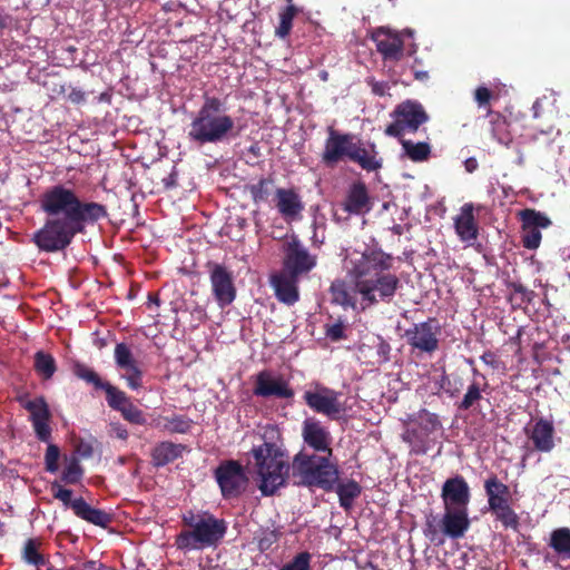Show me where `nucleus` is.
I'll return each instance as SVG.
<instances>
[{"label": "nucleus", "instance_id": "nucleus-27", "mask_svg": "<svg viewBox=\"0 0 570 570\" xmlns=\"http://www.w3.org/2000/svg\"><path fill=\"white\" fill-rule=\"evenodd\" d=\"M351 150L348 160L357 164L362 169L376 171L382 168L383 160L377 157L379 153L374 144L364 146L361 141L355 142L353 140Z\"/></svg>", "mask_w": 570, "mask_h": 570}, {"label": "nucleus", "instance_id": "nucleus-14", "mask_svg": "<svg viewBox=\"0 0 570 570\" xmlns=\"http://www.w3.org/2000/svg\"><path fill=\"white\" fill-rule=\"evenodd\" d=\"M328 137L325 140L322 153V163L328 167H335L340 161L350 159L353 135L342 134L333 127H328Z\"/></svg>", "mask_w": 570, "mask_h": 570}, {"label": "nucleus", "instance_id": "nucleus-17", "mask_svg": "<svg viewBox=\"0 0 570 570\" xmlns=\"http://www.w3.org/2000/svg\"><path fill=\"white\" fill-rule=\"evenodd\" d=\"M523 432L538 452L549 453L556 446V429L552 420L540 416L527 424Z\"/></svg>", "mask_w": 570, "mask_h": 570}, {"label": "nucleus", "instance_id": "nucleus-3", "mask_svg": "<svg viewBox=\"0 0 570 570\" xmlns=\"http://www.w3.org/2000/svg\"><path fill=\"white\" fill-rule=\"evenodd\" d=\"M226 111L223 99L205 92L203 104L188 126V140L198 147L228 140L234 134L235 120Z\"/></svg>", "mask_w": 570, "mask_h": 570}, {"label": "nucleus", "instance_id": "nucleus-59", "mask_svg": "<svg viewBox=\"0 0 570 570\" xmlns=\"http://www.w3.org/2000/svg\"><path fill=\"white\" fill-rule=\"evenodd\" d=\"M111 431L116 435V438L126 441L128 439V431L127 429L121 425L120 423H112L111 424Z\"/></svg>", "mask_w": 570, "mask_h": 570}, {"label": "nucleus", "instance_id": "nucleus-51", "mask_svg": "<svg viewBox=\"0 0 570 570\" xmlns=\"http://www.w3.org/2000/svg\"><path fill=\"white\" fill-rule=\"evenodd\" d=\"M495 98L493 92L485 86H479L474 91V99L480 108L484 107L489 110L491 100Z\"/></svg>", "mask_w": 570, "mask_h": 570}, {"label": "nucleus", "instance_id": "nucleus-39", "mask_svg": "<svg viewBox=\"0 0 570 570\" xmlns=\"http://www.w3.org/2000/svg\"><path fill=\"white\" fill-rule=\"evenodd\" d=\"M299 9L295 4L286 6L278 14L279 23L275 29V35L281 39H286L293 28V20Z\"/></svg>", "mask_w": 570, "mask_h": 570}, {"label": "nucleus", "instance_id": "nucleus-10", "mask_svg": "<svg viewBox=\"0 0 570 570\" xmlns=\"http://www.w3.org/2000/svg\"><path fill=\"white\" fill-rule=\"evenodd\" d=\"M206 268L209 275L212 294L220 308L229 306L236 298L234 274L225 265L208 262Z\"/></svg>", "mask_w": 570, "mask_h": 570}, {"label": "nucleus", "instance_id": "nucleus-53", "mask_svg": "<svg viewBox=\"0 0 570 570\" xmlns=\"http://www.w3.org/2000/svg\"><path fill=\"white\" fill-rule=\"evenodd\" d=\"M325 334L333 342H338L346 337L345 327L342 322H336L332 325H327L325 330Z\"/></svg>", "mask_w": 570, "mask_h": 570}, {"label": "nucleus", "instance_id": "nucleus-33", "mask_svg": "<svg viewBox=\"0 0 570 570\" xmlns=\"http://www.w3.org/2000/svg\"><path fill=\"white\" fill-rule=\"evenodd\" d=\"M246 190L255 205L267 203L273 193L275 194L274 179L272 177H261L257 183L247 185Z\"/></svg>", "mask_w": 570, "mask_h": 570}, {"label": "nucleus", "instance_id": "nucleus-13", "mask_svg": "<svg viewBox=\"0 0 570 570\" xmlns=\"http://www.w3.org/2000/svg\"><path fill=\"white\" fill-rule=\"evenodd\" d=\"M253 394L263 399H293L295 393L289 382L282 375L263 370L255 375Z\"/></svg>", "mask_w": 570, "mask_h": 570}, {"label": "nucleus", "instance_id": "nucleus-1", "mask_svg": "<svg viewBox=\"0 0 570 570\" xmlns=\"http://www.w3.org/2000/svg\"><path fill=\"white\" fill-rule=\"evenodd\" d=\"M40 208L47 219L33 234L32 240L46 253L66 249L76 235L85 233L87 225L108 216L105 205L83 202L73 189L61 184L51 186L41 195Z\"/></svg>", "mask_w": 570, "mask_h": 570}, {"label": "nucleus", "instance_id": "nucleus-36", "mask_svg": "<svg viewBox=\"0 0 570 570\" xmlns=\"http://www.w3.org/2000/svg\"><path fill=\"white\" fill-rule=\"evenodd\" d=\"M33 368L42 380L47 381L55 375L57 371V363L51 354L38 351L33 356Z\"/></svg>", "mask_w": 570, "mask_h": 570}, {"label": "nucleus", "instance_id": "nucleus-26", "mask_svg": "<svg viewBox=\"0 0 570 570\" xmlns=\"http://www.w3.org/2000/svg\"><path fill=\"white\" fill-rule=\"evenodd\" d=\"M275 202L278 213L284 218L294 219L304 210L301 196L294 188H276Z\"/></svg>", "mask_w": 570, "mask_h": 570}, {"label": "nucleus", "instance_id": "nucleus-62", "mask_svg": "<svg viewBox=\"0 0 570 570\" xmlns=\"http://www.w3.org/2000/svg\"><path fill=\"white\" fill-rule=\"evenodd\" d=\"M414 77L416 80H420V81H425L429 79V72L428 71H422V70H417L414 72Z\"/></svg>", "mask_w": 570, "mask_h": 570}, {"label": "nucleus", "instance_id": "nucleus-22", "mask_svg": "<svg viewBox=\"0 0 570 570\" xmlns=\"http://www.w3.org/2000/svg\"><path fill=\"white\" fill-rule=\"evenodd\" d=\"M341 207L347 215L357 216L370 213L372 202L366 184L362 180L353 181L346 190Z\"/></svg>", "mask_w": 570, "mask_h": 570}, {"label": "nucleus", "instance_id": "nucleus-64", "mask_svg": "<svg viewBox=\"0 0 570 570\" xmlns=\"http://www.w3.org/2000/svg\"><path fill=\"white\" fill-rule=\"evenodd\" d=\"M8 21H9V16H8V14H3V13L0 11V29H4V28H7V26H8Z\"/></svg>", "mask_w": 570, "mask_h": 570}, {"label": "nucleus", "instance_id": "nucleus-2", "mask_svg": "<svg viewBox=\"0 0 570 570\" xmlns=\"http://www.w3.org/2000/svg\"><path fill=\"white\" fill-rule=\"evenodd\" d=\"M394 257L381 248H366L346 257L345 267L357 279L361 309L393 302L402 284L392 273Z\"/></svg>", "mask_w": 570, "mask_h": 570}, {"label": "nucleus", "instance_id": "nucleus-16", "mask_svg": "<svg viewBox=\"0 0 570 570\" xmlns=\"http://www.w3.org/2000/svg\"><path fill=\"white\" fill-rule=\"evenodd\" d=\"M436 321L429 318L405 331L407 343L420 352L432 354L439 348Z\"/></svg>", "mask_w": 570, "mask_h": 570}, {"label": "nucleus", "instance_id": "nucleus-31", "mask_svg": "<svg viewBox=\"0 0 570 570\" xmlns=\"http://www.w3.org/2000/svg\"><path fill=\"white\" fill-rule=\"evenodd\" d=\"M403 156L409 158L413 163H423L426 161L431 157L432 147L426 141H413L410 139H405L404 136L399 139Z\"/></svg>", "mask_w": 570, "mask_h": 570}, {"label": "nucleus", "instance_id": "nucleus-32", "mask_svg": "<svg viewBox=\"0 0 570 570\" xmlns=\"http://www.w3.org/2000/svg\"><path fill=\"white\" fill-rule=\"evenodd\" d=\"M487 114L490 117L492 137L497 139L498 142L509 146L512 142V136L509 131V122L505 117L491 109H489Z\"/></svg>", "mask_w": 570, "mask_h": 570}, {"label": "nucleus", "instance_id": "nucleus-15", "mask_svg": "<svg viewBox=\"0 0 570 570\" xmlns=\"http://www.w3.org/2000/svg\"><path fill=\"white\" fill-rule=\"evenodd\" d=\"M302 439L311 452L333 453L331 432L315 417H307L303 421Z\"/></svg>", "mask_w": 570, "mask_h": 570}, {"label": "nucleus", "instance_id": "nucleus-25", "mask_svg": "<svg viewBox=\"0 0 570 570\" xmlns=\"http://www.w3.org/2000/svg\"><path fill=\"white\" fill-rule=\"evenodd\" d=\"M441 523L443 537L453 540L463 538L471 525L469 509H444Z\"/></svg>", "mask_w": 570, "mask_h": 570}, {"label": "nucleus", "instance_id": "nucleus-41", "mask_svg": "<svg viewBox=\"0 0 570 570\" xmlns=\"http://www.w3.org/2000/svg\"><path fill=\"white\" fill-rule=\"evenodd\" d=\"M423 534L428 540H430V542L443 544L444 537L442 531L441 519L438 521L436 518L433 515L428 517L424 523Z\"/></svg>", "mask_w": 570, "mask_h": 570}, {"label": "nucleus", "instance_id": "nucleus-20", "mask_svg": "<svg viewBox=\"0 0 570 570\" xmlns=\"http://www.w3.org/2000/svg\"><path fill=\"white\" fill-rule=\"evenodd\" d=\"M346 276L348 279L338 278L332 282L328 289L331 302L343 308L356 309L358 307L357 296H360L357 279L348 273L347 268Z\"/></svg>", "mask_w": 570, "mask_h": 570}, {"label": "nucleus", "instance_id": "nucleus-57", "mask_svg": "<svg viewBox=\"0 0 570 570\" xmlns=\"http://www.w3.org/2000/svg\"><path fill=\"white\" fill-rule=\"evenodd\" d=\"M481 360L484 364L489 365L493 370H498L500 367V361H499L497 354L492 351H485L481 355Z\"/></svg>", "mask_w": 570, "mask_h": 570}, {"label": "nucleus", "instance_id": "nucleus-42", "mask_svg": "<svg viewBox=\"0 0 570 570\" xmlns=\"http://www.w3.org/2000/svg\"><path fill=\"white\" fill-rule=\"evenodd\" d=\"M482 391L483 389L479 382H471L461 402L458 403V409L461 411H468L473 407L480 400H482Z\"/></svg>", "mask_w": 570, "mask_h": 570}, {"label": "nucleus", "instance_id": "nucleus-49", "mask_svg": "<svg viewBox=\"0 0 570 570\" xmlns=\"http://www.w3.org/2000/svg\"><path fill=\"white\" fill-rule=\"evenodd\" d=\"M60 449L58 445L49 443L45 454L46 470L50 473H56L59 470Z\"/></svg>", "mask_w": 570, "mask_h": 570}, {"label": "nucleus", "instance_id": "nucleus-40", "mask_svg": "<svg viewBox=\"0 0 570 570\" xmlns=\"http://www.w3.org/2000/svg\"><path fill=\"white\" fill-rule=\"evenodd\" d=\"M102 391L106 393V401L110 409L120 412L129 402V396L117 386L106 382Z\"/></svg>", "mask_w": 570, "mask_h": 570}, {"label": "nucleus", "instance_id": "nucleus-48", "mask_svg": "<svg viewBox=\"0 0 570 570\" xmlns=\"http://www.w3.org/2000/svg\"><path fill=\"white\" fill-rule=\"evenodd\" d=\"M485 494L510 495V489L501 482L495 474H492L484 482Z\"/></svg>", "mask_w": 570, "mask_h": 570}, {"label": "nucleus", "instance_id": "nucleus-11", "mask_svg": "<svg viewBox=\"0 0 570 570\" xmlns=\"http://www.w3.org/2000/svg\"><path fill=\"white\" fill-rule=\"evenodd\" d=\"M521 222V243L524 248L534 250L541 244V228H548L552 225L551 219L542 212L534 208H524L518 213Z\"/></svg>", "mask_w": 570, "mask_h": 570}, {"label": "nucleus", "instance_id": "nucleus-28", "mask_svg": "<svg viewBox=\"0 0 570 570\" xmlns=\"http://www.w3.org/2000/svg\"><path fill=\"white\" fill-rule=\"evenodd\" d=\"M455 233L462 242H473L479 236V227L474 217V206L466 203L454 218Z\"/></svg>", "mask_w": 570, "mask_h": 570}, {"label": "nucleus", "instance_id": "nucleus-6", "mask_svg": "<svg viewBox=\"0 0 570 570\" xmlns=\"http://www.w3.org/2000/svg\"><path fill=\"white\" fill-rule=\"evenodd\" d=\"M255 472L259 478L258 489L265 497L274 495L287 483L291 465L285 459V452L273 442L264 441L254 446L250 452Z\"/></svg>", "mask_w": 570, "mask_h": 570}, {"label": "nucleus", "instance_id": "nucleus-38", "mask_svg": "<svg viewBox=\"0 0 570 570\" xmlns=\"http://www.w3.org/2000/svg\"><path fill=\"white\" fill-rule=\"evenodd\" d=\"M549 546L560 556L570 558V529L558 528L550 535Z\"/></svg>", "mask_w": 570, "mask_h": 570}, {"label": "nucleus", "instance_id": "nucleus-12", "mask_svg": "<svg viewBox=\"0 0 570 570\" xmlns=\"http://www.w3.org/2000/svg\"><path fill=\"white\" fill-rule=\"evenodd\" d=\"M317 263V258L311 255L297 238H293L284 246V272L301 277L308 274Z\"/></svg>", "mask_w": 570, "mask_h": 570}, {"label": "nucleus", "instance_id": "nucleus-9", "mask_svg": "<svg viewBox=\"0 0 570 570\" xmlns=\"http://www.w3.org/2000/svg\"><path fill=\"white\" fill-rule=\"evenodd\" d=\"M341 395V392L320 382H312L309 389L303 394V401L315 413L336 420L345 411L344 405L340 402Z\"/></svg>", "mask_w": 570, "mask_h": 570}, {"label": "nucleus", "instance_id": "nucleus-58", "mask_svg": "<svg viewBox=\"0 0 570 570\" xmlns=\"http://www.w3.org/2000/svg\"><path fill=\"white\" fill-rule=\"evenodd\" d=\"M68 100L76 105L82 104L86 100V94L81 89L71 88L70 92L68 94Z\"/></svg>", "mask_w": 570, "mask_h": 570}, {"label": "nucleus", "instance_id": "nucleus-43", "mask_svg": "<svg viewBox=\"0 0 570 570\" xmlns=\"http://www.w3.org/2000/svg\"><path fill=\"white\" fill-rule=\"evenodd\" d=\"M491 513L495 517V520L500 521L505 529H518L519 517L510 504L491 511Z\"/></svg>", "mask_w": 570, "mask_h": 570}, {"label": "nucleus", "instance_id": "nucleus-50", "mask_svg": "<svg viewBox=\"0 0 570 570\" xmlns=\"http://www.w3.org/2000/svg\"><path fill=\"white\" fill-rule=\"evenodd\" d=\"M51 491L55 499L60 500L66 507L72 509L75 499L72 500V490L61 487L57 481L51 483Z\"/></svg>", "mask_w": 570, "mask_h": 570}, {"label": "nucleus", "instance_id": "nucleus-35", "mask_svg": "<svg viewBox=\"0 0 570 570\" xmlns=\"http://www.w3.org/2000/svg\"><path fill=\"white\" fill-rule=\"evenodd\" d=\"M334 490H336L338 495L340 505L345 510L352 508L354 500L360 497L362 492L361 485L355 480H348L344 483L337 481Z\"/></svg>", "mask_w": 570, "mask_h": 570}, {"label": "nucleus", "instance_id": "nucleus-61", "mask_svg": "<svg viewBox=\"0 0 570 570\" xmlns=\"http://www.w3.org/2000/svg\"><path fill=\"white\" fill-rule=\"evenodd\" d=\"M78 451H79L80 455L83 458H89L92 454V448L90 444H81L78 448Z\"/></svg>", "mask_w": 570, "mask_h": 570}, {"label": "nucleus", "instance_id": "nucleus-5", "mask_svg": "<svg viewBox=\"0 0 570 570\" xmlns=\"http://www.w3.org/2000/svg\"><path fill=\"white\" fill-rule=\"evenodd\" d=\"M183 524L189 530L180 531L175 539V546L181 551L203 550L217 547L227 531V522L205 511L194 513L188 511L183 514Z\"/></svg>", "mask_w": 570, "mask_h": 570}, {"label": "nucleus", "instance_id": "nucleus-7", "mask_svg": "<svg viewBox=\"0 0 570 570\" xmlns=\"http://www.w3.org/2000/svg\"><path fill=\"white\" fill-rule=\"evenodd\" d=\"M390 116L393 121L385 127L384 134L396 139H401L405 131L416 132L430 119L423 105L412 99L396 105Z\"/></svg>", "mask_w": 570, "mask_h": 570}, {"label": "nucleus", "instance_id": "nucleus-30", "mask_svg": "<svg viewBox=\"0 0 570 570\" xmlns=\"http://www.w3.org/2000/svg\"><path fill=\"white\" fill-rule=\"evenodd\" d=\"M185 449V445L170 441L159 442L151 450V463L156 468L165 466L181 458Z\"/></svg>", "mask_w": 570, "mask_h": 570}, {"label": "nucleus", "instance_id": "nucleus-63", "mask_svg": "<svg viewBox=\"0 0 570 570\" xmlns=\"http://www.w3.org/2000/svg\"><path fill=\"white\" fill-rule=\"evenodd\" d=\"M148 303L149 304H155V305L159 306L160 299H159L158 294L149 293V295H148Z\"/></svg>", "mask_w": 570, "mask_h": 570}, {"label": "nucleus", "instance_id": "nucleus-55", "mask_svg": "<svg viewBox=\"0 0 570 570\" xmlns=\"http://www.w3.org/2000/svg\"><path fill=\"white\" fill-rule=\"evenodd\" d=\"M376 354L379 356V363H386L390 361L391 345L383 338H379L376 345Z\"/></svg>", "mask_w": 570, "mask_h": 570}, {"label": "nucleus", "instance_id": "nucleus-52", "mask_svg": "<svg viewBox=\"0 0 570 570\" xmlns=\"http://www.w3.org/2000/svg\"><path fill=\"white\" fill-rule=\"evenodd\" d=\"M509 287L512 289L514 295H519L521 303L523 304H530L534 297V292L528 289L524 285L521 283H510Z\"/></svg>", "mask_w": 570, "mask_h": 570}, {"label": "nucleus", "instance_id": "nucleus-4", "mask_svg": "<svg viewBox=\"0 0 570 570\" xmlns=\"http://www.w3.org/2000/svg\"><path fill=\"white\" fill-rule=\"evenodd\" d=\"M333 453H315L303 448L292 460V475L297 485L317 488L325 492L334 490L338 479V464Z\"/></svg>", "mask_w": 570, "mask_h": 570}, {"label": "nucleus", "instance_id": "nucleus-23", "mask_svg": "<svg viewBox=\"0 0 570 570\" xmlns=\"http://www.w3.org/2000/svg\"><path fill=\"white\" fill-rule=\"evenodd\" d=\"M114 357L117 367L126 372L124 377L128 386L132 390L139 389L141 386L142 372L128 345L118 343L115 346Z\"/></svg>", "mask_w": 570, "mask_h": 570}, {"label": "nucleus", "instance_id": "nucleus-45", "mask_svg": "<svg viewBox=\"0 0 570 570\" xmlns=\"http://www.w3.org/2000/svg\"><path fill=\"white\" fill-rule=\"evenodd\" d=\"M83 469L77 458H71L61 474V481L67 484H77L81 481Z\"/></svg>", "mask_w": 570, "mask_h": 570}, {"label": "nucleus", "instance_id": "nucleus-19", "mask_svg": "<svg viewBox=\"0 0 570 570\" xmlns=\"http://www.w3.org/2000/svg\"><path fill=\"white\" fill-rule=\"evenodd\" d=\"M23 407L30 413V421L38 440L49 442L51 438L49 425L51 413L46 400L42 396L29 400L23 404Z\"/></svg>", "mask_w": 570, "mask_h": 570}, {"label": "nucleus", "instance_id": "nucleus-56", "mask_svg": "<svg viewBox=\"0 0 570 570\" xmlns=\"http://www.w3.org/2000/svg\"><path fill=\"white\" fill-rule=\"evenodd\" d=\"M367 85L371 87L375 96L382 97L386 94L389 86L384 81H376L374 78L367 79Z\"/></svg>", "mask_w": 570, "mask_h": 570}, {"label": "nucleus", "instance_id": "nucleus-60", "mask_svg": "<svg viewBox=\"0 0 570 570\" xmlns=\"http://www.w3.org/2000/svg\"><path fill=\"white\" fill-rule=\"evenodd\" d=\"M464 167L468 173H473L478 169L479 163L474 157H470L464 161Z\"/></svg>", "mask_w": 570, "mask_h": 570}, {"label": "nucleus", "instance_id": "nucleus-46", "mask_svg": "<svg viewBox=\"0 0 570 570\" xmlns=\"http://www.w3.org/2000/svg\"><path fill=\"white\" fill-rule=\"evenodd\" d=\"M121 416L131 424L145 425L147 423L145 413L131 401L120 411Z\"/></svg>", "mask_w": 570, "mask_h": 570}, {"label": "nucleus", "instance_id": "nucleus-8", "mask_svg": "<svg viewBox=\"0 0 570 570\" xmlns=\"http://www.w3.org/2000/svg\"><path fill=\"white\" fill-rule=\"evenodd\" d=\"M214 478L224 499L239 498L247 489L249 479L237 460H224L214 470Z\"/></svg>", "mask_w": 570, "mask_h": 570}, {"label": "nucleus", "instance_id": "nucleus-29", "mask_svg": "<svg viewBox=\"0 0 570 570\" xmlns=\"http://www.w3.org/2000/svg\"><path fill=\"white\" fill-rule=\"evenodd\" d=\"M72 511L78 518L104 529L114 521L112 514L91 507L83 498L75 499Z\"/></svg>", "mask_w": 570, "mask_h": 570}, {"label": "nucleus", "instance_id": "nucleus-44", "mask_svg": "<svg viewBox=\"0 0 570 570\" xmlns=\"http://www.w3.org/2000/svg\"><path fill=\"white\" fill-rule=\"evenodd\" d=\"M39 541L36 539H28L22 550L23 560L32 566H41L46 563L45 557L38 551Z\"/></svg>", "mask_w": 570, "mask_h": 570}, {"label": "nucleus", "instance_id": "nucleus-54", "mask_svg": "<svg viewBox=\"0 0 570 570\" xmlns=\"http://www.w3.org/2000/svg\"><path fill=\"white\" fill-rule=\"evenodd\" d=\"M487 498H488L489 510L494 511L501 507L509 505L511 494L510 495L487 494Z\"/></svg>", "mask_w": 570, "mask_h": 570}, {"label": "nucleus", "instance_id": "nucleus-34", "mask_svg": "<svg viewBox=\"0 0 570 570\" xmlns=\"http://www.w3.org/2000/svg\"><path fill=\"white\" fill-rule=\"evenodd\" d=\"M191 424L193 420L189 419L188 416L175 414L173 416L163 417L161 421L159 420L154 425L171 434H185L189 432Z\"/></svg>", "mask_w": 570, "mask_h": 570}, {"label": "nucleus", "instance_id": "nucleus-47", "mask_svg": "<svg viewBox=\"0 0 570 570\" xmlns=\"http://www.w3.org/2000/svg\"><path fill=\"white\" fill-rule=\"evenodd\" d=\"M312 556L307 551L297 553L292 561L287 562L278 570H311Z\"/></svg>", "mask_w": 570, "mask_h": 570}, {"label": "nucleus", "instance_id": "nucleus-18", "mask_svg": "<svg viewBox=\"0 0 570 570\" xmlns=\"http://www.w3.org/2000/svg\"><path fill=\"white\" fill-rule=\"evenodd\" d=\"M441 499L444 509H469L470 487L462 475L449 478L442 485Z\"/></svg>", "mask_w": 570, "mask_h": 570}, {"label": "nucleus", "instance_id": "nucleus-37", "mask_svg": "<svg viewBox=\"0 0 570 570\" xmlns=\"http://www.w3.org/2000/svg\"><path fill=\"white\" fill-rule=\"evenodd\" d=\"M72 374L86 382L87 384L92 385L96 390H102L106 382L101 380L99 374L88 365L81 362H75L71 367Z\"/></svg>", "mask_w": 570, "mask_h": 570}, {"label": "nucleus", "instance_id": "nucleus-24", "mask_svg": "<svg viewBox=\"0 0 570 570\" xmlns=\"http://www.w3.org/2000/svg\"><path fill=\"white\" fill-rule=\"evenodd\" d=\"M299 277L281 271L271 276V285L278 302L293 306L299 301Z\"/></svg>", "mask_w": 570, "mask_h": 570}, {"label": "nucleus", "instance_id": "nucleus-21", "mask_svg": "<svg viewBox=\"0 0 570 570\" xmlns=\"http://www.w3.org/2000/svg\"><path fill=\"white\" fill-rule=\"evenodd\" d=\"M377 51L384 61H400L404 56V41L401 36L381 27L372 36Z\"/></svg>", "mask_w": 570, "mask_h": 570}]
</instances>
